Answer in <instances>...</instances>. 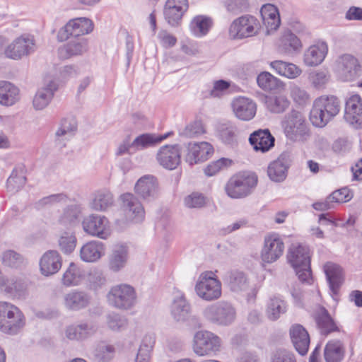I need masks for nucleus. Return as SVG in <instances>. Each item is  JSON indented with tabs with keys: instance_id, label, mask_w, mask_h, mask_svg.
Masks as SVG:
<instances>
[{
	"instance_id": "f257e3e1",
	"label": "nucleus",
	"mask_w": 362,
	"mask_h": 362,
	"mask_svg": "<svg viewBox=\"0 0 362 362\" xmlns=\"http://www.w3.org/2000/svg\"><path fill=\"white\" fill-rule=\"evenodd\" d=\"M25 325V317L15 305L6 301H0V331L16 335Z\"/></svg>"
},
{
	"instance_id": "f03ea898",
	"label": "nucleus",
	"mask_w": 362,
	"mask_h": 362,
	"mask_svg": "<svg viewBox=\"0 0 362 362\" xmlns=\"http://www.w3.org/2000/svg\"><path fill=\"white\" fill-rule=\"evenodd\" d=\"M287 258L298 279L303 283L310 284L312 278L309 249L300 244H293L289 248Z\"/></svg>"
},
{
	"instance_id": "7ed1b4c3",
	"label": "nucleus",
	"mask_w": 362,
	"mask_h": 362,
	"mask_svg": "<svg viewBox=\"0 0 362 362\" xmlns=\"http://www.w3.org/2000/svg\"><path fill=\"white\" fill-rule=\"evenodd\" d=\"M202 315L209 322L226 327L235 322L237 312L232 303L221 300L208 305L203 310Z\"/></svg>"
},
{
	"instance_id": "20e7f679",
	"label": "nucleus",
	"mask_w": 362,
	"mask_h": 362,
	"mask_svg": "<svg viewBox=\"0 0 362 362\" xmlns=\"http://www.w3.org/2000/svg\"><path fill=\"white\" fill-rule=\"evenodd\" d=\"M258 182L255 173L243 172L231 177L226 185L225 190L232 199H242L250 195Z\"/></svg>"
},
{
	"instance_id": "39448f33",
	"label": "nucleus",
	"mask_w": 362,
	"mask_h": 362,
	"mask_svg": "<svg viewBox=\"0 0 362 362\" xmlns=\"http://www.w3.org/2000/svg\"><path fill=\"white\" fill-rule=\"evenodd\" d=\"M108 304L117 309L127 310L136 303L137 295L135 288L127 284L112 286L107 294Z\"/></svg>"
},
{
	"instance_id": "423d86ee",
	"label": "nucleus",
	"mask_w": 362,
	"mask_h": 362,
	"mask_svg": "<svg viewBox=\"0 0 362 362\" xmlns=\"http://www.w3.org/2000/svg\"><path fill=\"white\" fill-rule=\"evenodd\" d=\"M197 295L206 301L218 300L222 294L221 281L212 271L200 274L194 287Z\"/></svg>"
},
{
	"instance_id": "0eeeda50",
	"label": "nucleus",
	"mask_w": 362,
	"mask_h": 362,
	"mask_svg": "<svg viewBox=\"0 0 362 362\" xmlns=\"http://www.w3.org/2000/svg\"><path fill=\"white\" fill-rule=\"evenodd\" d=\"M260 28L259 20L252 15H243L235 19L228 30L232 40H243L258 34Z\"/></svg>"
},
{
	"instance_id": "6e6552de",
	"label": "nucleus",
	"mask_w": 362,
	"mask_h": 362,
	"mask_svg": "<svg viewBox=\"0 0 362 362\" xmlns=\"http://www.w3.org/2000/svg\"><path fill=\"white\" fill-rule=\"evenodd\" d=\"M220 346L221 339L209 331H198L194 336L193 350L198 356L214 354L219 351Z\"/></svg>"
},
{
	"instance_id": "1a4fd4ad",
	"label": "nucleus",
	"mask_w": 362,
	"mask_h": 362,
	"mask_svg": "<svg viewBox=\"0 0 362 362\" xmlns=\"http://www.w3.org/2000/svg\"><path fill=\"white\" fill-rule=\"evenodd\" d=\"M185 161L189 165L202 163L214 153L213 146L208 142H189L182 148Z\"/></svg>"
},
{
	"instance_id": "9d476101",
	"label": "nucleus",
	"mask_w": 362,
	"mask_h": 362,
	"mask_svg": "<svg viewBox=\"0 0 362 362\" xmlns=\"http://www.w3.org/2000/svg\"><path fill=\"white\" fill-rule=\"evenodd\" d=\"M93 28V23L89 18L85 17L74 18L59 29L57 33V40L59 42H64L70 37L76 38L90 33Z\"/></svg>"
},
{
	"instance_id": "9b49d317",
	"label": "nucleus",
	"mask_w": 362,
	"mask_h": 362,
	"mask_svg": "<svg viewBox=\"0 0 362 362\" xmlns=\"http://www.w3.org/2000/svg\"><path fill=\"white\" fill-rule=\"evenodd\" d=\"M339 100L334 95L318 98V128L325 127L340 111Z\"/></svg>"
},
{
	"instance_id": "f8f14e48",
	"label": "nucleus",
	"mask_w": 362,
	"mask_h": 362,
	"mask_svg": "<svg viewBox=\"0 0 362 362\" xmlns=\"http://www.w3.org/2000/svg\"><path fill=\"white\" fill-rule=\"evenodd\" d=\"M283 126L286 136L293 140L304 138L308 134L302 114L296 110H292L286 115Z\"/></svg>"
},
{
	"instance_id": "ddd939ff",
	"label": "nucleus",
	"mask_w": 362,
	"mask_h": 362,
	"mask_svg": "<svg viewBox=\"0 0 362 362\" xmlns=\"http://www.w3.org/2000/svg\"><path fill=\"white\" fill-rule=\"evenodd\" d=\"M82 226L86 233L101 239L105 240L110 235L109 221L103 216L90 214L83 218Z\"/></svg>"
},
{
	"instance_id": "4468645a",
	"label": "nucleus",
	"mask_w": 362,
	"mask_h": 362,
	"mask_svg": "<svg viewBox=\"0 0 362 362\" xmlns=\"http://www.w3.org/2000/svg\"><path fill=\"white\" fill-rule=\"evenodd\" d=\"M35 48L34 37L30 35H24L15 39L6 47L5 54L8 58L16 60L34 52Z\"/></svg>"
},
{
	"instance_id": "2eb2a0df",
	"label": "nucleus",
	"mask_w": 362,
	"mask_h": 362,
	"mask_svg": "<svg viewBox=\"0 0 362 362\" xmlns=\"http://www.w3.org/2000/svg\"><path fill=\"white\" fill-rule=\"evenodd\" d=\"M344 119L351 128L362 129V100L359 95H353L346 101Z\"/></svg>"
},
{
	"instance_id": "dca6fc26",
	"label": "nucleus",
	"mask_w": 362,
	"mask_h": 362,
	"mask_svg": "<svg viewBox=\"0 0 362 362\" xmlns=\"http://www.w3.org/2000/svg\"><path fill=\"white\" fill-rule=\"evenodd\" d=\"M97 324L90 320L71 324L65 329V337L71 341H82L93 336L98 330Z\"/></svg>"
},
{
	"instance_id": "f3484780",
	"label": "nucleus",
	"mask_w": 362,
	"mask_h": 362,
	"mask_svg": "<svg viewBox=\"0 0 362 362\" xmlns=\"http://www.w3.org/2000/svg\"><path fill=\"white\" fill-rule=\"evenodd\" d=\"M182 147L179 144L164 145L157 152L156 160L164 168L175 170L181 162Z\"/></svg>"
},
{
	"instance_id": "a211bd4d",
	"label": "nucleus",
	"mask_w": 362,
	"mask_h": 362,
	"mask_svg": "<svg viewBox=\"0 0 362 362\" xmlns=\"http://www.w3.org/2000/svg\"><path fill=\"white\" fill-rule=\"evenodd\" d=\"M121 209L127 218L134 223L144 221L145 211L138 199L132 193H125L121 195Z\"/></svg>"
},
{
	"instance_id": "6ab92c4d",
	"label": "nucleus",
	"mask_w": 362,
	"mask_h": 362,
	"mask_svg": "<svg viewBox=\"0 0 362 362\" xmlns=\"http://www.w3.org/2000/svg\"><path fill=\"white\" fill-rule=\"evenodd\" d=\"M284 250V243L278 234L274 233L264 238V247L261 252V258L266 263L276 262Z\"/></svg>"
},
{
	"instance_id": "aec40b11",
	"label": "nucleus",
	"mask_w": 362,
	"mask_h": 362,
	"mask_svg": "<svg viewBox=\"0 0 362 362\" xmlns=\"http://www.w3.org/2000/svg\"><path fill=\"white\" fill-rule=\"evenodd\" d=\"M291 158L288 153H282L267 167V175L274 182H281L287 177L288 170L291 165Z\"/></svg>"
},
{
	"instance_id": "412c9836",
	"label": "nucleus",
	"mask_w": 362,
	"mask_h": 362,
	"mask_svg": "<svg viewBox=\"0 0 362 362\" xmlns=\"http://www.w3.org/2000/svg\"><path fill=\"white\" fill-rule=\"evenodd\" d=\"M135 193L144 200L151 202L158 197V184L156 178L146 175L139 178L134 186Z\"/></svg>"
},
{
	"instance_id": "4be33fe9",
	"label": "nucleus",
	"mask_w": 362,
	"mask_h": 362,
	"mask_svg": "<svg viewBox=\"0 0 362 362\" xmlns=\"http://www.w3.org/2000/svg\"><path fill=\"white\" fill-rule=\"evenodd\" d=\"M40 271L44 276H50L57 274L62 266L60 254L54 250L45 252L39 261Z\"/></svg>"
},
{
	"instance_id": "5701e85b",
	"label": "nucleus",
	"mask_w": 362,
	"mask_h": 362,
	"mask_svg": "<svg viewBox=\"0 0 362 362\" xmlns=\"http://www.w3.org/2000/svg\"><path fill=\"white\" fill-rule=\"evenodd\" d=\"M339 69L340 77L344 81H353L361 75V66L358 59L351 54L341 57Z\"/></svg>"
},
{
	"instance_id": "b1692460",
	"label": "nucleus",
	"mask_w": 362,
	"mask_h": 362,
	"mask_svg": "<svg viewBox=\"0 0 362 362\" xmlns=\"http://www.w3.org/2000/svg\"><path fill=\"white\" fill-rule=\"evenodd\" d=\"M231 106L236 117L241 120L249 121L256 115V103L250 98L238 97L232 101Z\"/></svg>"
},
{
	"instance_id": "393cba45",
	"label": "nucleus",
	"mask_w": 362,
	"mask_h": 362,
	"mask_svg": "<svg viewBox=\"0 0 362 362\" xmlns=\"http://www.w3.org/2000/svg\"><path fill=\"white\" fill-rule=\"evenodd\" d=\"M28 284L24 279L13 276H6L4 283L0 289L6 295L13 299H21L27 296Z\"/></svg>"
},
{
	"instance_id": "a878e982",
	"label": "nucleus",
	"mask_w": 362,
	"mask_h": 362,
	"mask_svg": "<svg viewBox=\"0 0 362 362\" xmlns=\"http://www.w3.org/2000/svg\"><path fill=\"white\" fill-rule=\"evenodd\" d=\"M289 334L296 351L301 356L305 355L310 345V337L307 330L302 325L296 324L291 327Z\"/></svg>"
},
{
	"instance_id": "bb28decb",
	"label": "nucleus",
	"mask_w": 362,
	"mask_h": 362,
	"mask_svg": "<svg viewBox=\"0 0 362 362\" xmlns=\"http://www.w3.org/2000/svg\"><path fill=\"white\" fill-rule=\"evenodd\" d=\"M323 272L330 291L333 294H337L344 282L342 268L334 262H327L323 266Z\"/></svg>"
},
{
	"instance_id": "cd10ccee",
	"label": "nucleus",
	"mask_w": 362,
	"mask_h": 362,
	"mask_svg": "<svg viewBox=\"0 0 362 362\" xmlns=\"http://www.w3.org/2000/svg\"><path fill=\"white\" fill-rule=\"evenodd\" d=\"M91 300L89 293L79 290H72L64 296L66 308L72 311H78L87 308Z\"/></svg>"
},
{
	"instance_id": "c85d7f7f",
	"label": "nucleus",
	"mask_w": 362,
	"mask_h": 362,
	"mask_svg": "<svg viewBox=\"0 0 362 362\" xmlns=\"http://www.w3.org/2000/svg\"><path fill=\"white\" fill-rule=\"evenodd\" d=\"M58 89V84L54 80H46L45 86L37 90L33 100L35 110H43L52 99L54 92Z\"/></svg>"
},
{
	"instance_id": "c756f323",
	"label": "nucleus",
	"mask_w": 362,
	"mask_h": 362,
	"mask_svg": "<svg viewBox=\"0 0 362 362\" xmlns=\"http://www.w3.org/2000/svg\"><path fill=\"white\" fill-rule=\"evenodd\" d=\"M249 141L256 151L265 153L274 147L275 138L268 129H258L250 134Z\"/></svg>"
},
{
	"instance_id": "7c9ffc66",
	"label": "nucleus",
	"mask_w": 362,
	"mask_h": 362,
	"mask_svg": "<svg viewBox=\"0 0 362 362\" xmlns=\"http://www.w3.org/2000/svg\"><path fill=\"white\" fill-rule=\"evenodd\" d=\"M353 198V193L348 187L334 191L325 201L318 202V211L334 209L336 204L345 203Z\"/></svg>"
},
{
	"instance_id": "2f4dec72",
	"label": "nucleus",
	"mask_w": 362,
	"mask_h": 362,
	"mask_svg": "<svg viewBox=\"0 0 362 362\" xmlns=\"http://www.w3.org/2000/svg\"><path fill=\"white\" fill-rule=\"evenodd\" d=\"M219 139L225 144L234 146L238 143L240 130L235 122L225 121L218 124L216 128Z\"/></svg>"
},
{
	"instance_id": "473e14b6",
	"label": "nucleus",
	"mask_w": 362,
	"mask_h": 362,
	"mask_svg": "<svg viewBox=\"0 0 362 362\" xmlns=\"http://www.w3.org/2000/svg\"><path fill=\"white\" fill-rule=\"evenodd\" d=\"M172 135H173V132L172 131L163 134H142L134 139L132 142V146L134 148V152H135L139 150L154 146Z\"/></svg>"
},
{
	"instance_id": "72a5a7b5",
	"label": "nucleus",
	"mask_w": 362,
	"mask_h": 362,
	"mask_svg": "<svg viewBox=\"0 0 362 362\" xmlns=\"http://www.w3.org/2000/svg\"><path fill=\"white\" fill-rule=\"evenodd\" d=\"M105 254L104 244L92 240L84 244L80 250V258L84 262H95Z\"/></svg>"
},
{
	"instance_id": "f704fd0d",
	"label": "nucleus",
	"mask_w": 362,
	"mask_h": 362,
	"mask_svg": "<svg viewBox=\"0 0 362 362\" xmlns=\"http://www.w3.org/2000/svg\"><path fill=\"white\" fill-rule=\"evenodd\" d=\"M318 329L321 336L327 337L333 332H339V327L328 310L318 305Z\"/></svg>"
},
{
	"instance_id": "c9c22d12",
	"label": "nucleus",
	"mask_w": 362,
	"mask_h": 362,
	"mask_svg": "<svg viewBox=\"0 0 362 362\" xmlns=\"http://www.w3.org/2000/svg\"><path fill=\"white\" fill-rule=\"evenodd\" d=\"M81 214V206L74 204L64 209L58 218V223L62 228L68 230L74 228L79 223V216Z\"/></svg>"
},
{
	"instance_id": "e433bc0d",
	"label": "nucleus",
	"mask_w": 362,
	"mask_h": 362,
	"mask_svg": "<svg viewBox=\"0 0 362 362\" xmlns=\"http://www.w3.org/2000/svg\"><path fill=\"white\" fill-rule=\"evenodd\" d=\"M345 354V346L339 339L328 341L324 349V358L326 362H342Z\"/></svg>"
},
{
	"instance_id": "4c0bfd02",
	"label": "nucleus",
	"mask_w": 362,
	"mask_h": 362,
	"mask_svg": "<svg viewBox=\"0 0 362 362\" xmlns=\"http://www.w3.org/2000/svg\"><path fill=\"white\" fill-rule=\"evenodd\" d=\"M190 313V305L187 301L185 296L181 292H177L174 296L171 306V314L173 318L177 321H185L187 319Z\"/></svg>"
},
{
	"instance_id": "58836bf2",
	"label": "nucleus",
	"mask_w": 362,
	"mask_h": 362,
	"mask_svg": "<svg viewBox=\"0 0 362 362\" xmlns=\"http://www.w3.org/2000/svg\"><path fill=\"white\" fill-rule=\"evenodd\" d=\"M226 282L230 289L236 293L246 291L249 288V281L243 272L233 270L226 276Z\"/></svg>"
},
{
	"instance_id": "ea45409f",
	"label": "nucleus",
	"mask_w": 362,
	"mask_h": 362,
	"mask_svg": "<svg viewBox=\"0 0 362 362\" xmlns=\"http://www.w3.org/2000/svg\"><path fill=\"white\" fill-rule=\"evenodd\" d=\"M271 68L279 75L289 79L298 77L301 69L296 64L281 60H275L270 63Z\"/></svg>"
},
{
	"instance_id": "a19ab883",
	"label": "nucleus",
	"mask_w": 362,
	"mask_h": 362,
	"mask_svg": "<svg viewBox=\"0 0 362 362\" xmlns=\"http://www.w3.org/2000/svg\"><path fill=\"white\" fill-rule=\"evenodd\" d=\"M86 49V41L76 37L59 49V55L62 59H69L73 56L82 54Z\"/></svg>"
},
{
	"instance_id": "79ce46f5",
	"label": "nucleus",
	"mask_w": 362,
	"mask_h": 362,
	"mask_svg": "<svg viewBox=\"0 0 362 362\" xmlns=\"http://www.w3.org/2000/svg\"><path fill=\"white\" fill-rule=\"evenodd\" d=\"M18 100V88L8 81H0V104L11 106Z\"/></svg>"
},
{
	"instance_id": "37998d69",
	"label": "nucleus",
	"mask_w": 362,
	"mask_h": 362,
	"mask_svg": "<svg viewBox=\"0 0 362 362\" xmlns=\"http://www.w3.org/2000/svg\"><path fill=\"white\" fill-rule=\"evenodd\" d=\"M258 86L265 91L284 90L285 83L269 72L263 71L257 77Z\"/></svg>"
},
{
	"instance_id": "c03bdc74",
	"label": "nucleus",
	"mask_w": 362,
	"mask_h": 362,
	"mask_svg": "<svg viewBox=\"0 0 362 362\" xmlns=\"http://www.w3.org/2000/svg\"><path fill=\"white\" fill-rule=\"evenodd\" d=\"M264 23L269 30H276L281 24L278 8L272 4H266L262 8Z\"/></svg>"
},
{
	"instance_id": "a18cd8bd",
	"label": "nucleus",
	"mask_w": 362,
	"mask_h": 362,
	"mask_svg": "<svg viewBox=\"0 0 362 362\" xmlns=\"http://www.w3.org/2000/svg\"><path fill=\"white\" fill-rule=\"evenodd\" d=\"M1 262L5 267L16 269H22L27 264L24 257L13 250H8L2 253Z\"/></svg>"
},
{
	"instance_id": "49530a36",
	"label": "nucleus",
	"mask_w": 362,
	"mask_h": 362,
	"mask_svg": "<svg viewBox=\"0 0 362 362\" xmlns=\"http://www.w3.org/2000/svg\"><path fill=\"white\" fill-rule=\"evenodd\" d=\"M265 105L270 112L281 114L288 108L290 101L283 95H269L265 98Z\"/></svg>"
},
{
	"instance_id": "de8ad7c7",
	"label": "nucleus",
	"mask_w": 362,
	"mask_h": 362,
	"mask_svg": "<svg viewBox=\"0 0 362 362\" xmlns=\"http://www.w3.org/2000/svg\"><path fill=\"white\" fill-rule=\"evenodd\" d=\"M211 24V19L209 17L197 16L190 22L189 30L195 37H202L208 33Z\"/></svg>"
},
{
	"instance_id": "09e8293b",
	"label": "nucleus",
	"mask_w": 362,
	"mask_h": 362,
	"mask_svg": "<svg viewBox=\"0 0 362 362\" xmlns=\"http://www.w3.org/2000/svg\"><path fill=\"white\" fill-rule=\"evenodd\" d=\"M115 348L105 342H100L90 350L91 357L98 362H110L113 358Z\"/></svg>"
},
{
	"instance_id": "8fccbe9b",
	"label": "nucleus",
	"mask_w": 362,
	"mask_h": 362,
	"mask_svg": "<svg viewBox=\"0 0 362 362\" xmlns=\"http://www.w3.org/2000/svg\"><path fill=\"white\" fill-rule=\"evenodd\" d=\"M286 311V303L279 296L270 298L267 303L266 314L272 321L278 320Z\"/></svg>"
},
{
	"instance_id": "3c124183",
	"label": "nucleus",
	"mask_w": 362,
	"mask_h": 362,
	"mask_svg": "<svg viewBox=\"0 0 362 362\" xmlns=\"http://www.w3.org/2000/svg\"><path fill=\"white\" fill-rule=\"evenodd\" d=\"M83 277V271L74 262H71L63 274L62 282L66 286H75L81 283Z\"/></svg>"
},
{
	"instance_id": "603ef678",
	"label": "nucleus",
	"mask_w": 362,
	"mask_h": 362,
	"mask_svg": "<svg viewBox=\"0 0 362 362\" xmlns=\"http://www.w3.org/2000/svg\"><path fill=\"white\" fill-rule=\"evenodd\" d=\"M127 259V249L124 245L117 246L110 257L109 267L113 272L122 269Z\"/></svg>"
},
{
	"instance_id": "864d4df0",
	"label": "nucleus",
	"mask_w": 362,
	"mask_h": 362,
	"mask_svg": "<svg viewBox=\"0 0 362 362\" xmlns=\"http://www.w3.org/2000/svg\"><path fill=\"white\" fill-rule=\"evenodd\" d=\"M280 49L285 54H292L301 47L300 39L291 31H285L280 40Z\"/></svg>"
},
{
	"instance_id": "5fc2aeb1",
	"label": "nucleus",
	"mask_w": 362,
	"mask_h": 362,
	"mask_svg": "<svg viewBox=\"0 0 362 362\" xmlns=\"http://www.w3.org/2000/svg\"><path fill=\"white\" fill-rule=\"evenodd\" d=\"M113 196L107 190L98 191L95 193L91 203V207L95 211H106L113 204Z\"/></svg>"
},
{
	"instance_id": "6e6d98bb",
	"label": "nucleus",
	"mask_w": 362,
	"mask_h": 362,
	"mask_svg": "<svg viewBox=\"0 0 362 362\" xmlns=\"http://www.w3.org/2000/svg\"><path fill=\"white\" fill-rule=\"evenodd\" d=\"M26 182L23 166L15 168L9 177L7 179V189L11 192H17L22 188Z\"/></svg>"
},
{
	"instance_id": "4d7b16f0",
	"label": "nucleus",
	"mask_w": 362,
	"mask_h": 362,
	"mask_svg": "<svg viewBox=\"0 0 362 362\" xmlns=\"http://www.w3.org/2000/svg\"><path fill=\"white\" fill-rule=\"evenodd\" d=\"M77 125L75 119L64 118L61 120L59 127L57 130L55 135L57 141L60 138L64 137L66 139L71 136L76 130Z\"/></svg>"
},
{
	"instance_id": "13d9d810",
	"label": "nucleus",
	"mask_w": 362,
	"mask_h": 362,
	"mask_svg": "<svg viewBox=\"0 0 362 362\" xmlns=\"http://www.w3.org/2000/svg\"><path fill=\"white\" fill-rule=\"evenodd\" d=\"M155 344V337L153 334H146L141 341L136 358L149 361L150 354Z\"/></svg>"
},
{
	"instance_id": "bf43d9fd",
	"label": "nucleus",
	"mask_w": 362,
	"mask_h": 362,
	"mask_svg": "<svg viewBox=\"0 0 362 362\" xmlns=\"http://www.w3.org/2000/svg\"><path fill=\"white\" fill-rule=\"evenodd\" d=\"M76 245V236L69 231L64 232L59 239L60 250L65 254L71 253Z\"/></svg>"
},
{
	"instance_id": "052dcab7",
	"label": "nucleus",
	"mask_w": 362,
	"mask_h": 362,
	"mask_svg": "<svg viewBox=\"0 0 362 362\" xmlns=\"http://www.w3.org/2000/svg\"><path fill=\"white\" fill-rule=\"evenodd\" d=\"M290 95L298 105L304 106L310 102V95L307 91L295 83L290 86Z\"/></svg>"
},
{
	"instance_id": "680f3d73",
	"label": "nucleus",
	"mask_w": 362,
	"mask_h": 362,
	"mask_svg": "<svg viewBox=\"0 0 362 362\" xmlns=\"http://www.w3.org/2000/svg\"><path fill=\"white\" fill-rule=\"evenodd\" d=\"M232 160L226 158H221L216 161L210 163L205 168L204 173L208 177L215 175L218 172L230 166Z\"/></svg>"
},
{
	"instance_id": "e2e57ef3",
	"label": "nucleus",
	"mask_w": 362,
	"mask_h": 362,
	"mask_svg": "<svg viewBox=\"0 0 362 362\" xmlns=\"http://www.w3.org/2000/svg\"><path fill=\"white\" fill-rule=\"evenodd\" d=\"M185 205L189 209H201L206 204V197L202 193L194 192L187 195L184 200Z\"/></svg>"
},
{
	"instance_id": "0e129e2a",
	"label": "nucleus",
	"mask_w": 362,
	"mask_h": 362,
	"mask_svg": "<svg viewBox=\"0 0 362 362\" xmlns=\"http://www.w3.org/2000/svg\"><path fill=\"white\" fill-rule=\"evenodd\" d=\"M88 286L92 290H98L106 283V279L103 272L100 269H93L88 275Z\"/></svg>"
},
{
	"instance_id": "69168bd1",
	"label": "nucleus",
	"mask_w": 362,
	"mask_h": 362,
	"mask_svg": "<svg viewBox=\"0 0 362 362\" xmlns=\"http://www.w3.org/2000/svg\"><path fill=\"white\" fill-rule=\"evenodd\" d=\"M224 6L228 12L236 15L247 11L250 4L248 0H226Z\"/></svg>"
},
{
	"instance_id": "338daca9",
	"label": "nucleus",
	"mask_w": 362,
	"mask_h": 362,
	"mask_svg": "<svg viewBox=\"0 0 362 362\" xmlns=\"http://www.w3.org/2000/svg\"><path fill=\"white\" fill-rule=\"evenodd\" d=\"M163 14L168 23L173 27H175L180 25L184 13L170 6L165 5Z\"/></svg>"
},
{
	"instance_id": "774afa93",
	"label": "nucleus",
	"mask_w": 362,
	"mask_h": 362,
	"mask_svg": "<svg viewBox=\"0 0 362 362\" xmlns=\"http://www.w3.org/2000/svg\"><path fill=\"white\" fill-rule=\"evenodd\" d=\"M270 362H296V359L291 351L278 349L271 354Z\"/></svg>"
}]
</instances>
